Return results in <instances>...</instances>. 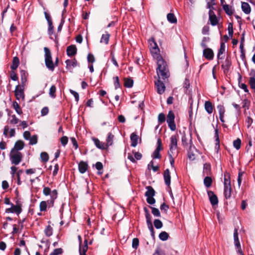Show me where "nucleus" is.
<instances>
[{
    "instance_id": "nucleus-26",
    "label": "nucleus",
    "mask_w": 255,
    "mask_h": 255,
    "mask_svg": "<svg viewBox=\"0 0 255 255\" xmlns=\"http://www.w3.org/2000/svg\"><path fill=\"white\" fill-rule=\"evenodd\" d=\"M12 107L15 110L17 114L20 115L22 114V111L17 102L14 101L12 103Z\"/></svg>"
},
{
    "instance_id": "nucleus-29",
    "label": "nucleus",
    "mask_w": 255,
    "mask_h": 255,
    "mask_svg": "<svg viewBox=\"0 0 255 255\" xmlns=\"http://www.w3.org/2000/svg\"><path fill=\"white\" fill-rule=\"evenodd\" d=\"M47 205L49 206V207L51 206H49V205L47 203V202L44 201H41L40 203V205H39L40 211L41 212L45 211L47 209Z\"/></svg>"
},
{
    "instance_id": "nucleus-9",
    "label": "nucleus",
    "mask_w": 255,
    "mask_h": 255,
    "mask_svg": "<svg viewBox=\"0 0 255 255\" xmlns=\"http://www.w3.org/2000/svg\"><path fill=\"white\" fill-rule=\"evenodd\" d=\"M175 116L172 111L169 112L167 117V123L170 129L174 131L176 129V125L174 123Z\"/></svg>"
},
{
    "instance_id": "nucleus-14",
    "label": "nucleus",
    "mask_w": 255,
    "mask_h": 255,
    "mask_svg": "<svg viewBox=\"0 0 255 255\" xmlns=\"http://www.w3.org/2000/svg\"><path fill=\"white\" fill-rule=\"evenodd\" d=\"M208 195L209 197L210 201L213 206L217 205L218 203V198L212 191H208Z\"/></svg>"
},
{
    "instance_id": "nucleus-20",
    "label": "nucleus",
    "mask_w": 255,
    "mask_h": 255,
    "mask_svg": "<svg viewBox=\"0 0 255 255\" xmlns=\"http://www.w3.org/2000/svg\"><path fill=\"white\" fill-rule=\"evenodd\" d=\"M170 172L169 169H167L164 172V179L165 184L168 186H169L170 184Z\"/></svg>"
},
{
    "instance_id": "nucleus-60",
    "label": "nucleus",
    "mask_w": 255,
    "mask_h": 255,
    "mask_svg": "<svg viewBox=\"0 0 255 255\" xmlns=\"http://www.w3.org/2000/svg\"><path fill=\"white\" fill-rule=\"evenodd\" d=\"M250 84L251 86V87L252 89H255V78L253 77H250Z\"/></svg>"
},
{
    "instance_id": "nucleus-30",
    "label": "nucleus",
    "mask_w": 255,
    "mask_h": 255,
    "mask_svg": "<svg viewBox=\"0 0 255 255\" xmlns=\"http://www.w3.org/2000/svg\"><path fill=\"white\" fill-rule=\"evenodd\" d=\"M235 245L236 248L237 252L239 254V255H244L243 252L241 250V245L239 240L234 241Z\"/></svg>"
},
{
    "instance_id": "nucleus-63",
    "label": "nucleus",
    "mask_w": 255,
    "mask_h": 255,
    "mask_svg": "<svg viewBox=\"0 0 255 255\" xmlns=\"http://www.w3.org/2000/svg\"><path fill=\"white\" fill-rule=\"evenodd\" d=\"M10 78L13 81L18 80V77L16 73L13 71L10 72Z\"/></svg>"
},
{
    "instance_id": "nucleus-56",
    "label": "nucleus",
    "mask_w": 255,
    "mask_h": 255,
    "mask_svg": "<svg viewBox=\"0 0 255 255\" xmlns=\"http://www.w3.org/2000/svg\"><path fill=\"white\" fill-rule=\"evenodd\" d=\"M60 140H61V144L63 146H65L68 142V137L66 136H63L61 138Z\"/></svg>"
},
{
    "instance_id": "nucleus-59",
    "label": "nucleus",
    "mask_w": 255,
    "mask_h": 255,
    "mask_svg": "<svg viewBox=\"0 0 255 255\" xmlns=\"http://www.w3.org/2000/svg\"><path fill=\"white\" fill-rule=\"evenodd\" d=\"M70 92L74 96L75 100L77 102L79 100V94L75 91L70 89Z\"/></svg>"
},
{
    "instance_id": "nucleus-32",
    "label": "nucleus",
    "mask_w": 255,
    "mask_h": 255,
    "mask_svg": "<svg viewBox=\"0 0 255 255\" xmlns=\"http://www.w3.org/2000/svg\"><path fill=\"white\" fill-rule=\"evenodd\" d=\"M44 233L47 237H50L52 235L53 229L50 226H47L44 230Z\"/></svg>"
},
{
    "instance_id": "nucleus-52",
    "label": "nucleus",
    "mask_w": 255,
    "mask_h": 255,
    "mask_svg": "<svg viewBox=\"0 0 255 255\" xmlns=\"http://www.w3.org/2000/svg\"><path fill=\"white\" fill-rule=\"evenodd\" d=\"M158 122L160 123L164 122L165 120V115L162 113L159 114L158 117Z\"/></svg>"
},
{
    "instance_id": "nucleus-34",
    "label": "nucleus",
    "mask_w": 255,
    "mask_h": 255,
    "mask_svg": "<svg viewBox=\"0 0 255 255\" xmlns=\"http://www.w3.org/2000/svg\"><path fill=\"white\" fill-rule=\"evenodd\" d=\"M67 67H74L77 65V61L74 60H67L66 61Z\"/></svg>"
},
{
    "instance_id": "nucleus-53",
    "label": "nucleus",
    "mask_w": 255,
    "mask_h": 255,
    "mask_svg": "<svg viewBox=\"0 0 255 255\" xmlns=\"http://www.w3.org/2000/svg\"><path fill=\"white\" fill-rule=\"evenodd\" d=\"M217 109L219 111V115H224L225 113V109L223 106L222 105H218L217 106Z\"/></svg>"
},
{
    "instance_id": "nucleus-4",
    "label": "nucleus",
    "mask_w": 255,
    "mask_h": 255,
    "mask_svg": "<svg viewBox=\"0 0 255 255\" xmlns=\"http://www.w3.org/2000/svg\"><path fill=\"white\" fill-rule=\"evenodd\" d=\"M43 193L45 196L50 195V199L47 200V203L49 206H53L54 200L57 197V192L56 190L51 191V189L48 187H44L43 190Z\"/></svg>"
},
{
    "instance_id": "nucleus-48",
    "label": "nucleus",
    "mask_w": 255,
    "mask_h": 255,
    "mask_svg": "<svg viewBox=\"0 0 255 255\" xmlns=\"http://www.w3.org/2000/svg\"><path fill=\"white\" fill-rule=\"evenodd\" d=\"M62 253V250L61 248L55 249L53 252L50 254V255H59Z\"/></svg>"
},
{
    "instance_id": "nucleus-42",
    "label": "nucleus",
    "mask_w": 255,
    "mask_h": 255,
    "mask_svg": "<svg viewBox=\"0 0 255 255\" xmlns=\"http://www.w3.org/2000/svg\"><path fill=\"white\" fill-rule=\"evenodd\" d=\"M211 166L208 163H205L204 164L203 167V172L207 175L209 174L210 171Z\"/></svg>"
},
{
    "instance_id": "nucleus-45",
    "label": "nucleus",
    "mask_w": 255,
    "mask_h": 255,
    "mask_svg": "<svg viewBox=\"0 0 255 255\" xmlns=\"http://www.w3.org/2000/svg\"><path fill=\"white\" fill-rule=\"evenodd\" d=\"M234 146L237 149H239L241 147V140L238 138L235 140L233 142Z\"/></svg>"
},
{
    "instance_id": "nucleus-31",
    "label": "nucleus",
    "mask_w": 255,
    "mask_h": 255,
    "mask_svg": "<svg viewBox=\"0 0 255 255\" xmlns=\"http://www.w3.org/2000/svg\"><path fill=\"white\" fill-rule=\"evenodd\" d=\"M167 18L172 23H175L177 22V19L173 13H168L167 15Z\"/></svg>"
},
{
    "instance_id": "nucleus-33",
    "label": "nucleus",
    "mask_w": 255,
    "mask_h": 255,
    "mask_svg": "<svg viewBox=\"0 0 255 255\" xmlns=\"http://www.w3.org/2000/svg\"><path fill=\"white\" fill-rule=\"evenodd\" d=\"M109 37L110 35L108 33L103 34L100 41L101 43H103L105 44H107L109 42Z\"/></svg>"
},
{
    "instance_id": "nucleus-49",
    "label": "nucleus",
    "mask_w": 255,
    "mask_h": 255,
    "mask_svg": "<svg viewBox=\"0 0 255 255\" xmlns=\"http://www.w3.org/2000/svg\"><path fill=\"white\" fill-rule=\"evenodd\" d=\"M139 241L137 238H134L132 240V247L134 249H136L138 246Z\"/></svg>"
},
{
    "instance_id": "nucleus-39",
    "label": "nucleus",
    "mask_w": 255,
    "mask_h": 255,
    "mask_svg": "<svg viewBox=\"0 0 255 255\" xmlns=\"http://www.w3.org/2000/svg\"><path fill=\"white\" fill-rule=\"evenodd\" d=\"M40 158L41 159V160L43 162H46L48 161V160L49 159V156H48V154L46 152H41L40 154Z\"/></svg>"
},
{
    "instance_id": "nucleus-61",
    "label": "nucleus",
    "mask_w": 255,
    "mask_h": 255,
    "mask_svg": "<svg viewBox=\"0 0 255 255\" xmlns=\"http://www.w3.org/2000/svg\"><path fill=\"white\" fill-rule=\"evenodd\" d=\"M23 137L26 140H29L31 137L30 132L28 131H25L23 133Z\"/></svg>"
},
{
    "instance_id": "nucleus-15",
    "label": "nucleus",
    "mask_w": 255,
    "mask_h": 255,
    "mask_svg": "<svg viewBox=\"0 0 255 255\" xmlns=\"http://www.w3.org/2000/svg\"><path fill=\"white\" fill-rule=\"evenodd\" d=\"M209 20L211 22V24L213 26L217 25L218 23V20L214 11L210 10L209 11Z\"/></svg>"
},
{
    "instance_id": "nucleus-16",
    "label": "nucleus",
    "mask_w": 255,
    "mask_h": 255,
    "mask_svg": "<svg viewBox=\"0 0 255 255\" xmlns=\"http://www.w3.org/2000/svg\"><path fill=\"white\" fill-rule=\"evenodd\" d=\"M20 74L21 80V84L20 85H23L25 86L26 82L27 81V77L28 74L26 71L23 70L20 71Z\"/></svg>"
},
{
    "instance_id": "nucleus-38",
    "label": "nucleus",
    "mask_w": 255,
    "mask_h": 255,
    "mask_svg": "<svg viewBox=\"0 0 255 255\" xmlns=\"http://www.w3.org/2000/svg\"><path fill=\"white\" fill-rule=\"evenodd\" d=\"M169 237L168 234L166 232H162L159 235V239L162 241H166Z\"/></svg>"
},
{
    "instance_id": "nucleus-22",
    "label": "nucleus",
    "mask_w": 255,
    "mask_h": 255,
    "mask_svg": "<svg viewBox=\"0 0 255 255\" xmlns=\"http://www.w3.org/2000/svg\"><path fill=\"white\" fill-rule=\"evenodd\" d=\"M204 107L205 110L209 114H211L213 112V107L210 101H206Z\"/></svg>"
},
{
    "instance_id": "nucleus-64",
    "label": "nucleus",
    "mask_w": 255,
    "mask_h": 255,
    "mask_svg": "<svg viewBox=\"0 0 255 255\" xmlns=\"http://www.w3.org/2000/svg\"><path fill=\"white\" fill-rule=\"evenodd\" d=\"M229 34L230 36H232L233 34V25L230 23L228 26Z\"/></svg>"
},
{
    "instance_id": "nucleus-57",
    "label": "nucleus",
    "mask_w": 255,
    "mask_h": 255,
    "mask_svg": "<svg viewBox=\"0 0 255 255\" xmlns=\"http://www.w3.org/2000/svg\"><path fill=\"white\" fill-rule=\"evenodd\" d=\"M215 137L216 138V145L218 146V148L219 147V137L218 135V131L217 129L215 130Z\"/></svg>"
},
{
    "instance_id": "nucleus-62",
    "label": "nucleus",
    "mask_w": 255,
    "mask_h": 255,
    "mask_svg": "<svg viewBox=\"0 0 255 255\" xmlns=\"http://www.w3.org/2000/svg\"><path fill=\"white\" fill-rule=\"evenodd\" d=\"M44 15H45V18L47 21L48 24L52 23L51 16L47 12H46V11L44 12Z\"/></svg>"
},
{
    "instance_id": "nucleus-21",
    "label": "nucleus",
    "mask_w": 255,
    "mask_h": 255,
    "mask_svg": "<svg viewBox=\"0 0 255 255\" xmlns=\"http://www.w3.org/2000/svg\"><path fill=\"white\" fill-rule=\"evenodd\" d=\"M242 9L246 14H249L251 11V8L249 4L245 2L242 3Z\"/></svg>"
},
{
    "instance_id": "nucleus-1",
    "label": "nucleus",
    "mask_w": 255,
    "mask_h": 255,
    "mask_svg": "<svg viewBox=\"0 0 255 255\" xmlns=\"http://www.w3.org/2000/svg\"><path fill=\"white\" fill-rule=\"evenodd\" d=\"M150 52L154 58L157 60V73L159 78L160 76L164 79L168 77L167 65L162 57L159 55V49L157 43L153 38H151L148 40Z\"/></svg>"
},
{
    "instance_id": "nucleus-13",
    "label": "nucleus",
    "mask_w": 255,
    "mask_h": 255,
    "mask_svg": "<svg viewBox=\"0 0 255 255\" xmlns=\"http://www.w3.org/2000/svg\"><path fill=\"white\" fill-rule=\"evenodd\" d=\"M77 51L76 46L74 45H71L67 47L66 53L68 56L72 57L74 56Z\"/></svg>"
},
{
    "instance_id": "nucleus-51",
    "label": "nucleus",
    "mask_w": 255,
    "mask_h": 255,
    "mask_svg": "<svg viewBox=\"0 0 255 255\" xmlns=\"http://www.w3.org/2000/svg\"><path fill=\"white\" fill-rule=\"evenodd\" d=\"M148 168H152V169L154 171H156L158 169V167L157 166H154L153 165V162L152 161H150V162L149 163V164L148 165Z\"/></svg>"
},
{
    "instance_id": "nucleus-25",
    "label": "nucleus",
    "mask_w": 255,
    "mask_h": 255,
    "mask_svg": "<svg viewBox=\"0 0 255 255\" xmlns=\"http://www.w3.org/2000/svg\"><path fill=\"white\" fill-rule=\"evenodd\" d=\"M130 139L131 141V145L135 147L137 144L138 136L134 133H132L130 135Z\"/></svg>"
},
{
    "instance_id": "nucleus-19",
    "label": "nucleus",
    "mask_w": 255,
    "mask_h": 255,
    "mask_svg": "<svg viewBox=\"0 0 255 255\" xmlns=\"http://www.w3.org/2000/svg\"><path fill=\"white\" fill-rule=\"evenodd\" d=\"M93 141L94 142L95 144L98 148L101 149H106L108 148V147L107 146L106 143L100 141L98 139L94 138Z\"/></svg>"
},
{
    "instance_id": "nucleus-55",
    "label": "nucleus",
    "mask_w": 255,
    "mask_h": 255,
    "mask_svg": "<svg viewBox=\"0 0 255 255\" xmlns=\"http://www.w3.org/2000/svg\"><path fill=\"white\" fill-rule=\"evenodd\" d=\"M114 84H115V88L116 89H117L118 88L120 87V82H119V78L118 77H115L114 78Z\"/></svg>"
},
{
    "instance_id": "nucleus-44",
    "label": "nucleus",
    "mask_w": 255,
    "mask_h": 255,
    "mask_svg": "<svg viewBox=\"0 0 255 255\" xmlns=\"http://www.w3.org/2000/svg\"><path fill=\"white\" fill-rule=\"evenodd\" d=\"M150 208L152 210L151 212L154 216H156V217H160V213L159 210L157 208H156L154 207H151Z\"/></svg>"
},
{
    "instance_id": "nucleus-7",
    "label": "nucleus",
    "mask_w": 255,
    "mask_h": 255,
    "mask_svg": "<svg viewBox=\"0 0 255 255\" xmlns=\"http://www.w3.org/2000/svg\"><path fill=\"white\" fill-rule=\"evenodd\" d=\"M24 86L23 85H18L15 87L14 90V95L16 100L18 101H24Z\"/></svg>"
},
{
    "instance_id": "nucleus-54",
    "label": "nucleus",
    "mask_w": 255,
    "mask_h": 255,
    "mask_svg": "<svg viewBox=\"0 0 255 255\" xmlns=\"http://www.w3.org/2000/svg\"><path fill=\"white\" fill-rule=\"evenodd\" d=\"M87 60L89 63L92 64L95 62V57L93 55L89 54L87 56Z\"/></svg>"
},
{
    "instance_id": "nucleus-46",
    "label": "nucleus",
    "mask_w": 255,
    "mask_h": 255,
    "mask_svg": "<svg viewBox=\"0 0 255 255\" xmlns=\"http://www.w3.org/2000/svg\"><path fill=\"white\" fill-rule=\"evenodd\" d=\"M53 29H54V27L52 25V23H49L48 31V34L50 35V36H51L53 34V32H54ZM50 38L52 39V37H50Z\"/></svg>"
},
{
    "instance_id": "nucleus-24",
    "label": "nucleus",
    "mask_w": 255,
    "mask_h": 255,
    "mask_svg": "<svg viewBox=\"0 0 255 255\" xmlns=\"http://www.w3.org/2000/svg\"><path fill=\"white\" fill-rule=\"evenodd\" d=\"M114 135L111 132H109L108 133V137L106 139V144L108 148L109 146L112 145L113 143V139H114Z\"/></svg>"
},
{
    "instance_id": "nucleus-12",
    "label": "nucleus",
    "mask_w": 255,
    "mask_h": 255,
    "mask_svg": "<svg viewBox=\"0 0 255 255\" xmlns=\"http://www.w3.org/2000/svg\"><path fill=\"white\" fill-rule=\"evenodd\" d=\"M155 85L156 88L157 92L159 94H162L165 90L164 84L160 80H158L155 82Z\"/></svg>"
},
{
    "instance_id": "nucleus-3",
    "label": "nucleus",
    "mask_w": 255,
    "mask_h": 255,
    "mask_svg": "<svg viewBox=\"0 0 255 255\" xmlns=\"http://www.w3.org/2000/svg\"><path fill=\"white\" fill-rule=\"evenodd\" d=\"M44 51L46 67L50 71H53L55 69V66L52 61L51 52L49 49L46 47L44 48Z\"/></svg>"
},
{
    "instance_id": "nucleus-40",
    "label": "nucleus",
    "mask_w": 255,
    "mask_h": 255,
    "mask_svg": "<svg viewBox=\"0 0 255 255\" xmlns=\"http://www.w3.org/2000/svg\"><path fill=\"white\" fill-rule=\"evenodd\" d=\"M133 80L129 79L126 78L125 79V86L128 88H130L133 85Z\"/></svg>"
},
{
    "instance_id": "nucleus-18",
    "label": "nucleus",
    "mask_w": 255,
    "mask_h": 255,
    "mask_svg": "<svg viewBox=\"0 0 255 255\" xmlns=\"http://www.w3.org/2000/svg\"><path fill=\"white\" fill-rule=\"evenodd\" d=\"M203 55L206 58L211 60L213 58L214 53L212 49L206 48L203 51Z\"/></svg>"
},
{
    "instance_id": "nucleus-35",
    "label": "nucleus",
    "mask_w": 255,
    "mask_h": 255,
    "mask_svg": "<svg viewBox=\"0 0 255 255\" xmlns=\"http://www.w3.org/2000/svg\"><path fill=\"white\" fill-rule=\"evenodd\" d=\"M56 91V88L54 85H52L49 89V96L52 98H55L56 97L55 92Z\"/></svg>"
},
{
    "instance_id": "nucleus-6",
    "label": "nucleus",
    "mask_w": 255,
    "mask_h": 255,
    "mask_svg": "<svg viewBox=\"0 0 255 255\" xmlns=\"http://www.w3.org/2000/svg\"><path fill=\"white\" fill-rule=\"evenodd\" d=\"M177 137L176 135H173L170 138L169 150L168 154H176L177 148Z\"/></svg>"
},
{
    "instance_id": "nucleus-28",
    "label": "nucleus",
    "mask_w": 255,
    "mask_h": 255,
    "mask_svg": "<svg viewBox=\"0 0 255 255\" xmlns=\"http://www.w3.org/2000/svg\"><path fill=\"white\" fill-rule=\"evenodd\" d=\"M225 51V45L224 43H221L220 48L218 52V58L222 59V55Z\"/></svg>"
},
{
    "instance_id": "nucleus-47",
    "label": "nucleus",
    "mask_w": 255,
    "mask_h": 255,
    "mask_svg": "<svg viewBox=\"0 0 255 255\" xmlns=\"http://www.w3.org/2000/svg\"><path fill=\"white\" fill-rule=\"evenodd\" d=\"M87 164L81 161V173H84L87 169Z\"/></svg>"
},
{
    "instance_id": "nucleus-41",
    "label": "nucleus",
    "mask_w": 255,
    "mask_h": 255,
    "mask_svg": "<svg viewBox=\"0 0 255 255\" xmlns=\"http://www.w3.org/2000/svg\"><path fill=\"white\" fill-rule=\"evenodd\" d=\"M29 140V144L31 145L36 144L37 142V136L36 135H34L31 136Z\"/></svg>"
},
{
    "instance_id": "nucleus-23",
    "label": "nucleus",
    "mask_w": 255,
    "mask_h": 255,
    "mask_svg": "<svg viewBox=\"0 0 255 255\" xmlns=\"http://www.w3.org/2000/svg\"><path fill=\"white\" fill-rule=\"evenodd\" d=\"M19 64V60L17 57H14L12 60V65L10 66V68L12 70H16Z\"/></svg>"
},
{
    "instance_id": "nucleus-17",
    "label": "nucleus",
    "mask_w": 255,
    "mask_h": 255,
    "mask_svg": "<svg viewBox=\"0 0 255 255\" xmlns=\"http://www.w3.org/2000/svg\"><path fill=\"white\" fill-rule=\"evenodd\" d=\"M24 146V143L23 141L18 140L15 143L14 147L12 148L11 150H14V151H19V150H20L23 148Z\"/></svg>"
},
{
    "instance_id": "nucleus-11",
    "label": "nucleus",
    "mask_w": 255,
    "mask_h": 255,
    "mask_svg": "<svg viewBox=\"0 0 255 255\" xmlns=\"http://www.w3.org/2000/svg\"><path fill=\"white\" fill-rule=\"evenodd\" d=\"M157 144V146L152 155L153 158H160L161 157L159 152L162 149V146L161 140L160 139H158Z\"/></svg>"
},
{
    "instance_id": "nucleus-8",
    "label": "nucleus",
    "mask_w": 255,
    "mask_h": 255,
    "mask_svg": "<svg viewBox=\"0 0 255 255\" xmlns=\"http://www.w3.org/2000/svg\"><path fill=\"white\" fill-rule=\"evenodd\" d=\"M146 189L147 191L145 192V195L147 197V202L151 205L154 204L155 202V200L153 198L155 195V191L151 186H147Z\"/></svg>"
},
{
    "instance_id": "nucleus-36",
    "label": "nucleus",
    "mask_w": 255,
    "mask_h": 255,
    "mask_svg": "<svg viewBox=\"0 0 255 255\" xmlns=\"http://www.w3.org/2000/svg\"><path fill=\"white\" fill-rule=\"evenodd\" d=\"M223 8L228 14L231 15L233 14V10L229 5L225 4V5H223Z\"/></svg>"
},
{
    "instance_id": "nucleus-37",
    "label": "nucleus",
    "mask_w": 255,
    "mask_h": 255,
    "mask_svg": "<svg viewBox=\"0 0 255 255\" xmlns=\"http://www.w3.org/2000/svg\"><path fill=\"white\" fill-rule=\"evenodd\" d=\"M212 180L211 177H206L204 179V183L207 187H209L211 186Z\"/></svg>"
},
{
    "instance_id": "nucleus-5",
    "label": "nucleus",
    "mask_w": 255,
    "mask_h": 255,
    "mask_svg": "<svg viewBox=\"0 0 255 255\" xmlns=\"http://www.w3.org/2000/svg\"><path fill=\"white\" fill-rule=\"evenodd\" d=\"M9 157L12 164L18 165L22 160V155L19 151L11 150Z\"/></svg>"
},
{
    "instance_id": "nucleus-27",
    "label": "nucleus",
    "mask_w": 255,
    "mask_h": 255,
    "mask_svg": "<svg viewBox=\"0 0 255 255\" xmlns=\"http://www.w3.org/2000/svg\"><path fill=\"white\" fill-rule=\"evenodd\" d=\"M8 121L10 124L16 125L20 122L19 120L16 117L15 115H13L9 117Z\"/></svg>"
},
{
    "instance_id": "nucleus-2",
    "label": "nucleus",
    "mask_w": 255,
    "mask_h": 255,
    "mask_svg": "<svg viewBox=\"0 0 255 255\" xmlns=\"http://www.w3.org/2000/svg\"><path fill=\"white\" fill-rule=\"evenodd\" d=\"M224 192L226 198H230L231 196V185L230 180V174L228 172H225L224 174Z\"/></svg>"
},
{
    "instance_id": "nucleus-10",
    "label": "nucleus",
    "mask_w": 255,
    "mask_h": 255,
    "mask_svg": "<svg viewBox=\"0 0 255 255\" xmlns=\"http://www.w3.org/2000/svg\"><path fill=\"white\" fill-rule=\"evenodd\" d=\"M11 206L10 208L6 209L5 213H15L17 215H19L21 212L22 209L20 205H14L13 204H11Z\"/></svg>"
},
{
    "instance_id": "nucleus-50",
    "label": "nucleus",
    "mask_w": 255,
    "mask_h": 255,
    "mask_svg": "<svg viewBox=\"0 0 255 255\" xmlns=\"http://www.w3.org/2000/svg\"><path fill=\"white\" fill-rule=\"evenodd\" d=\"M243 175V172H239L238 174V184L239 187H240L242 181V176Z\"/></svg>"
},
{
    "instance_id": "nucleus-43",
    "label": "nucleus",
    "mask_w": 255,
    "mask_h": 255,
    "mask_svg": "<svg viewBox=\"0 0 255 255\" xmlns=\"http://www.w3.org/2000/svg\"><path fill=\"white\" fill-rule=\"evenodd\" d=\"M154 225L156 229H160L162 227L163 224L160 220L155 219L154 221Z\"/></svg>"
},
{
    "instance_id": "nucleus-58",
    "label": "nucleus",
    "mask_w": 255,
    "mask_h": 255,
    "mask_svg": "<svg viewBox=\"0 0 255 255\" xmlns=\"http://www.w3.org/2000/svg\"><path fill=\"white\" fill-rule=\"evenodd\" d=\"M182 142L184 146L188 144V139L185 135H183L182 137Z\"/></svg>"
}]
</instances>
